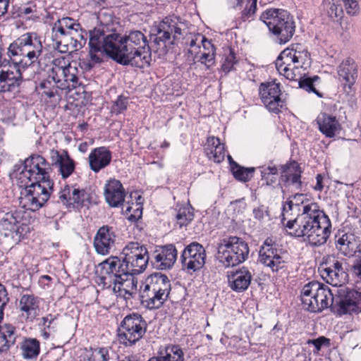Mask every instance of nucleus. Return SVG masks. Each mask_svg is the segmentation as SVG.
Returning <instances> with one entry per match:
<instances>
[{"label":"nucleus","mask_w":361,"mask_h":361,"mask_svg":"<svg viewBox=\"0 0 361 361\" xmlns=\"http://www.w3.org/2000/svg\"><path fill=\"white\" fill-rule=\"evenodd\" d=\"M90 61L99 63L105 53L123 66L130 65L139 68L150 66L151 48L147 37L140 30H132L128 35L117 32L105 35L99 29L90 32Z\"/></svg>","instance_id":"obj_1"},{"label":"nucleus","mask_w":361,"mask_h":361,"mask_svg":"<svg viewBox=\"0 0 361 361\" xmlns=\"http://www.w3.org/2000/svg\"><path fill=\"white\" fill-rule=\"evenodd\" d=\"M50 171L49 163L41 155L32 154L25 159L16 174V184L23 188L19 197L23 208L35 212L49 200L54 190Z\"/></svg>","instance_id":"obj_2"},{"label":"nucleus","mask_w":361,"mask_h":361,"mask_svg":"<svg viewBox=\"0 0 361 361\" xmlns=\"http://www.w3.org/2000/svg\"><path fill=\"white\" fill-rule=\"evenodd\" d=\"M291 200L286 201L283 206L281 222L295 237H302L314 247L324 245L331 233V222L328 215L320 209L317 202L302 201L300 213L295 219H288L293 209Z\"/></svg>","instance_id":"obj_3"},{"label":"nucleus","mask_w":361,"mask_h":361,"mask_svg":"<svg viewBox=\"0 0 361 361\" xmlns=\"http://www.w3.org/2000/svg\"><path fill=\"white\" fill-rule=\"evenodd\" d=\"M97 277L98 286L104 289H111L118 297L130 300L137 294V281L131 273L118 272L117 267L101 262Z\"/></svg>","instance_id":"obj_4"},{"label":"nucleus","mask_w":361,"mask_h":361,"mask_svg":"<svg viewBox=\"0 0 361 361\" xmlns=\"http://www.w3.org/2000/svg\"><path fill=\"white\" fill-rule=\"evenodd\" d=\"M42 51L40 37L36 32H27L9 45L8 53L11 62L25 69L39 61Z\"/></svg>","instance_id":"obj_5"},{"label":"nucleus","mask_w":361,"mask_h":361,"mask_svg":"<svg viewBox=\"0 0 361 361\" xmlns=\"http://www.w3.org/2000/svg\"><path fill=\"white\" fill-rule=\"evenodd\" d=\"M123 259L118 257H110L103 262L117 267L118 272L139 274L143 272L149 259L147 249L145 245L137 241L128 243L123 248Z\"/></svg>","instance_id":"obj_6"},{"label":"nucleus","mask_w":361,"mask_h":361,"mask_svg":"<svg viewBox=\"0 0 361 361\" xmlns=\"http://www.w3.org/2000/svg\"><path fill=\"white\" fill-rule=\"evenodd\" d=\"M171 290V281L166 275L152 274L145 279L141 291L142 304L149 310L159 309L167 300Z\"/></svg>","instance_id":"obj_7"},{"label":"nucleus","mask_w":361,"mask_h":361,"mask_svg":"<svg viewBox=\"0 0 361 361\" xmlns=\"http://www.w3.org/2000/svg\"><path fill=\"white\" fill-rule=\"evenodd\" d=\"M216 260L224 267H233L248 259L250 248L247 242L237 236L223 238L217 244Z\"/></svg>","instance_id":"obj_8"},{"label":"nucleus","mask_w":361,"mask_h":361,"mask_svg":"<svg viewBox=\"0 0 361 361\" xmlns=\"http://www.w3.org/2000/svg\"><path fill=\"white\" fill-rule=\"evenodd\" d=\"M260 20L266 24L269 31L277 37L280 44H286L293 37L295 25L290 13L281 8H269L260 16Z\"/></svg>","instance_id":"obj_9"},{"label":"nucleus","mask_w":361,"mask_h":361,"mask_svg":"<svg viewBox=\"0 0 361 361\" xmlns=\"http://www.w3.org/2000/svg\"><path fill=\"white\" fill-rule=\"evenodd\" d=\"M186 29L185 23L176 16H169L164 18L157 26V32L153 39V44L162 51H166V42L174 44L183 35Z\"/></svg>","instance_id":"obj_10"},{"label":"nucleus","mask_w":361,"mask_h":361,"mask_svg":"<svg viewBox=\"0 0 361 361\" xmlns=\"http://www.w3.org/2000/svg\"><path fill=\"white\" fill-rule=\"evenodd\" d=\"M147 328V322L140 314L126 315L121 322L118 331L120 343L126 347L135 345L145 336Z\"/></svg>","instance_id":"obj_11"},{"label":"nucleus","mask_w":361,"mask_h":361,"mask_svg":"<svg viewBox=\"0 0 361 361\" xmlns=\"http://www.w3.org/2000/svg\"><path fill=\"white\" fill-rule=\"evenodd\" d=\"M50 70L52 78H56L61 90H71L80 85L79 68L76 63L72 64L65 57L55 59Z\"/></svg>","instance_id":"obj_12"},{"label":"nucleus","mask_w":361,"mask_h":361,"mask_svg":"<svg viewBox=\"0 0 361 361\" xmlns=\"http://www.w3.org/2000/svg\"><path fill=\"white\" fill-rule=\"evenodd\" d=\"M343 6L350 16H355L360 12L357 0H323L320 6V15L327 23L340 21L343 16Z\"/></svg>","instance_id":"obj_13"},{"label":"nucleus","mask_w":361,"mask_h":361,"mask_svg":"<svg viewBox=\"0 0 361 361\" xmlns=\"http://www.w3.org/2000/svg\"><path fill=\"white\" fill-rule=\"evenodd\" d=\"M338 75L343 89L348 97V106L351 109L355 108L357 99L353 85L356 82L358 76L357 65L355 61L350 58L344 59L338 67Z\"/></svg>","instance_id":"obj_14"},{"label":"nucleus","mask_w":361,"mask_h":361,"mask_svg":"<svg viewBox=\"0 0 361 361\" xmlns=\"http://www.w3.org/2000/svg\"><path fill=\"white\" fill-rule=\"evenodd\" d=\"M259 262L274 272L283 269L287 263L281 250L277 248V244L270 238H267L260 247Z\"/></svg>","instance_id":"obj_15"},{"label":"nucleus","mask_w":361,"mask_h":361,"mask_svg":"<svg viewBox=\"0 0 361 361\" xmlns=\"http://www.w3.org/2000/svg\"><path fill=\"white\" fill-rule=\"evenodd\" d=\"M206 256L205 249L201 244L197 242L191 243L181 253L183 269L190 274L200 270L205 264Z\"/></svg>","instance_id":"obj_16"},{"label":"nucleus","mask_w":361,"mask_h":361,"mask_svg":"<svg viewBox=\"0 0 361 361\" xmlns=\"http://www.w3.org/2000/svg\"><path fill=\"white\" fill-rule=\"evenodd\" d=\"M280 84L275 82L262 83L259 87V94L262 103L271 112L278 114L283 106L281 98Z\"/></svg>","instance_id":"obj_17"},{"label":"nucleus","mask_w":361,"mask_h":361,"mask_svg":"<svg viewBox=\"0 0 361 361\" xmlns=\"http://www.w3.org/2000/svg\"><path fill=\"white\" fill-rule=\"evenodd\" d=\"M21 68L13 62L6 63L0 67V93L12 92L22 82Z\"/></svg>","instance_id":"obj_18"},{"label":"nucleus","mask_w":361,"mask_h":361,"mask_svg":"<svg viewBox=\"0 0 361 361\" xmlns=\"http://www.w3.org/2000/svg\"><path fill=\"white\" fill-rule=\"evenodd\" d=\"M337 302L339 314H358L361 312V293L353 289L341 290Z\"/></svg>","instance_id":"obj_19"},{"label":"nucleus","mask_w":361,"mask_h":361,"mask_svg":"<svg viewBox=\"0 0 361 361\" xmlns=\"http://www.w3.org/2000/svg\"><path fill=\"white\" fill-rule=\"evenodd\" d=\"M51 39L53 45L61 53L73 52L81 49L86 43L85 40L73 35L61 33L51 29Z\"/></svg>","instance_id":"obj_20"},{"label":"nucleus","mask_w":361,"mask_h":361,"mask_svg":"<svg viewBox=\"0 0 361 361\" xmlns=\"http://www.w3.org/2000/svg\"><path fill=\"white\" fill-rule=\"evenodd\" d=\"M177 255V250L172 244L159 247L153 253V266L159 270L170 269L176 261Z\"/></svg>","instance_id":"obj_21"},{"label":"nucleus","mask_w":361,"mask_h":361,"mask_svg":"<svg viewBox=\"0 0 361 361\" xmlns=\"http://www.w3.org/2000/svg\"><path fill=\"white\" fill-rule=\"evenodd\" d=\"M50 159L53 166L58 169L59 173L63 179L68 178L75 170V161L65 150L51 149Z\"/></svg>","instance_id":"obj_22"},{"label":"nucleus","mask_w":361,"mask_h":361,"mask_svg":"<svg viewBox=\"0 0 361 361\" xmlns=\"http://www.w3.org/2000/svg\"><path fill=\"white\" fill-rule=\"evenodd\" d=\"M322 276L326 283L333 286H342L348 281V274L343 264L338 260H334L328 267L322 271Z\"/></svg>","instance_id":"obj_23"},{"label":"nucleus","mask_w":361,"mask_h":361,"mask_svg":"<svg viewBox=\"0 0 361 361\" xmlns=\"http://www.w3.org/2000/svg\"><path fill=\"white\" fill-rule=\"evenodd\" d=\"M116 234L112 227L103 226L100 227L94 238V247L96 252L102 255L109 253L110 250L114 245Z\"/></svg>","instance_id":"obj_24"},{"label":"nucleus","mask_w":361,"mask_h":361,"mask_svg":"<svg viewBox=\"0 0 361 361\" xmlns=\"http://www.w3.org/2000/svg\"><path fill=\"white\" fill-rule=\"evenodd\" d=\"M21 219L20 212L17 211L0 213V229L6 231V236L13 233L21 236L23 233V224H20Z\"/></svg>","instance_id":"obj_25"},{"label":"nucleus","mask_w":361,"mask_h":361,"mask_svg":"<svg viewBox=\"0 0 361 361\" xmlns=\"http://www.w3.org/2000/svg\"><path fill=\"white\" fill-rule=\"evenodd\" d=\"M51 29L61 33L79 37L82 41H86L87 36V32L82 28L80 24L76 20L70 17L59 18L54 23Z\"/></svg>","instance_id":"obj_26"},{"label":"nucleus","mask_w":361,"mask_h":361,"mask_svg":"<svg viewBox=\"0 0 361 361\" xmlns=\"http://www.w3.org/2000/svg\"><path fill=\"white\" fill-rule=\"evenodd\" d=\"M104 197L111 207H118L123 204L126 192L121 183L116 179H110L104 187Z\"/></svg>","instance_id":"obj_27"},{"label":"nucleus","mask_w":361,"mask_h":361,"mask_svg":"<svg viewBox=\"0 0 361 361\" xmlns=\"http://www.w3.org/2000/svg\"><path fill=\"white\" fill-rule=\"evenodd\" d=\"M336 247L343 255L351 257L361 252V240L353 233H343L336 241Z\"/></svg>","instance_id":"obj_28"},{"label":"nucleus","mask_w":361,"mask_h":361,"mask_svg":"<svg viewBox=\"0 0 361 361\" xmlns=\"http://www.w3.org/2000/svg\"><path fill=\"white\" fill-rule=\"evenodd\" d=\"M319 130L326 137L332 138L339 134L341 125L336 116L326 112H321L316 118Z\"/></svg>","instance_id":"obj_29"},{"label":"nucleus","mask_w":361,"mask_h":361,"mask_svg":"<svg viewBox=\"0 0 361 361\" xmlns=\"http://www.w3.org/2000/svg\"><path fill=\"white\" fill-rule=\"evenodd\" d=\"M253 274L246 267H242L228 276L231 288L238 293L247 290L251 283Z\"/></svg>","instance_id":"obj_30"},{"label":"nucleus","mask_w":361,"mask_h":361,"mask_svg":"<svg viewBox=\"0 0 361 361\" xmlns=\"http://www.w3.org/2000/svg\"><path fill=\"white\" fill-rule=\"evenodd\" d=\"M40 299L32 294H24L19 300L21 315L27 320L32 322L39 314Z\"/></svg>","instance_id":"obj_31"},{"label":"nucleus","mask_w":361,"mask_h":361,"mask_svg":"<svg viewBox=\"0 0 361 361\" xmlns=\"http://www.w3.org/2000/svg\"><path fill=\"white\" fill-rule=\"evenodd\" d=\"M111 152L105 147L94 148L88 156L90 167L94 173L106 167L111 163Z\"/></svg>","instance_id":"obj_32"},{"label":"nucleus","mask_w":361,"mask_h":361,"mask_svg":"<svg viewBox=\"0 0 361 361\" xmlns=\"http://www.w3.org/2000/svg\"><path fill=\"white\" fill-rule=\"evenodd\" d=\"M287 52H281L275 61L276 68L279 74L283 75L289 80H298L304 74L301 71V68L298 66L289 68L290 65H293L290 58L286 56Z\"/></svg>","instance_id":"obj_33"},{"label":"nucleus","mask_w":361,"mask_h":361,"mask_svg":"<svg viewBox=\"0 0 361 361\" xmlns=\"http://www.w3.org/2000/svg\"><path fill=\"white\" fill-rule=\"evenodd\" d=\"M281 179L288 185H292L296 189L302 186V170L299 164L295 161L281 166Z\"/></svg>","instance_id":"obj_34"},{"label":"nucleus","mask_w":361,"mask_h":361,"mask_svg":"<svg viewBox=\"0 0 361 361\" xmlns=\"http://www.w3.org/2000/svg\"><path fill=\"white\" fill-rule=\"evenodd\" d=\"M322 283L318 281H311L305 285L301 290V301L303 308L312 312V310H317L318 304L314 302L316 294L318 293Z\"/></svg>","instance_id":"obj_35"},{"label":"nucleus","mask_w":361,"mask_h":361,"mask_svg":"<svg viewBox=\"0 0 361 361\" xmlns=\"http://www.w3.org/2000/svg\"><path fill=\"white\" fill-rule=\"evenodd\" d=\"M147 361H185L184 352L178 345H167Z\"/></svg>","instance_id":"obj_36"},{"label":"nucleus","mask_w":361,"mask_h":361,"mask_svg":"<svg viewBox=\"0 0 361 361\" xmlns=\"http://www.w3.org/2000/svg\"><path fill=\"white\" fill-rule=\"evenodd\" d=\"M36 90L43 98L51 99L56 95H59L61 87L56 78H52L50 69L48 71L47 78L43 79L36 87Z\"/></svg>","instance_id":"obj_37"},{"label":"nucleus","mask_w":361,"mask_h":361,"mask_svg":"<svg viewBox=\"0 0 361 361\" xmlns=\"http://www.w3.org/2000/svg\"><path fill=\"white\" fill-rule=\"evenodd\" d=\"M204 150L209 159L214 162L221 163L224 160L225 147L218 137H208Z\"/></svg>","instance_id":"obj_38"},{"label":"nucleus","mask_w":361,"mask_h":361,"mask_svg":"<svg viewBox=\"0 0 361 361\" xmlns=\"http://www.w3.org/2000/svg\"><path fill=\"white\" fill-rule=\"evenodd\" d=\"M282 52H287L286 56L290 58V61L296 63L297 66L301 69H306V66H309L311 63L310 54L307 49L302 48L300 45L297 44L295 48L286 49Z\"/></svg>","instance_id":"obj_39"},{"label":"nucleus","mask_w":361,"mask_h":361,"mask_svg":"<svg viewBox=\"0 0 361 361\" xmlns=\"http://www.w3.org/2000/svg\"><path fill=\"white\" fill-rule=\"evenodd\" d=\"M15 327L11 324H4L0 327V352L7 351L16 343Z\"/></svg>","instance_id":"obj_40"},{"label":"nucleus","mask_w":361,"mask_h":361,"mask_svg":"<svg viewBox=\"0 0 361 361\" xmlns=\"http://www.w3.org/2000/svg\"><path fill=\"white\" fill-rule=\"evenodd\" d=\"M334 301L333 294L330 288L322 283L321 287L319 289L318 293L316 294L315 300L314 302H317V310H312V312H319L326 309L329 305L332 304Z\"/></svg>","instance_id":"obj_41"},{"label":"nucleus","mask_w":361,"mask_h":361,"mask_svg":"<svg viewBox=\"0 0 361 361\" xmlns=\"http://www.w3.org/2000/svg\"><path fill=\"white\" fill-rule=\"evenodd\" d=\"M201 48V56L200 58L198 59V62L205 65L208 68L212 66L215 63L216 49L213 44L205 37L204 42H202Z\"/></svg>","instance_id":"obj_42"},{"label":"nucleus","mask_w":361,"mask_h":361,"mask_svg":"<svg viewBox=\"0 0 361 361\" xmlns=\"http://www.w3.org/2000/svg\"><path fill=\"white\" fill-rule=\"evenodd\" d=\"M204 36L201 34L192 35L188 37V54L192 58V60L198 62L201 56L202 42H204Z\"/></svg>","instance_id":"obj_43"},{"label":"nucleus","mask_w":361,"mask_h":361,"mask_svg":"<svg viewBox=\"0 0 361 361\" xmlns=\"http://www.w3.org/2000/svg\"><path fill=\"white\" fill-rule=\"evenodd\" d=\"M20 349L25 359H34L39 354L40 344L36 338H25L21 343Z\"/></svg>","instance_id":"obj_44"},{"label":"nucleus","mask_w":361,"mask_h":361,"mask_svg":"<svg viewBox=\"0 0 361 361\" xmlns=\"http://www.w3.org/2000/svg\"><path fill=\"white\" fill-rule=\"evenodd\" d=\"M262 180L265 181L267 185L275 184L278 180L279 169L276 165L270 162L267 166L259 167Z\"/></svg>","instance_id":"obj_45"},{"label":"nucleus","mask_w":361,"mask_h":361,"mask_svg":"<svg viewBox=\"0 0 361 361\" xmlns=\"http://www.w3.org/2000/svg\"><path fill=\"white\" fill-rule=\"evenodd\" d=\"M231 170L234 177L243 182L248 181L252 177L255 169L254 168H244L240 166L235 161L231 163Z\"/></svg>","instance_id":"obj_46"},{"label":"nucleus","mask_w":361,"mask_h":361,"mask_svg":"<svg viewBox=\"0 0 361 361\" xmlns=\"http://www.w3.org/2000/svg\"><path fill=\"white\" fill-rule=\"evenodd\" d=\"M320 78L317 75L313 77L301 78L299 80V87L308 92H314L319 97H323V94L316 90L314 86V82L319 80Z\"/></svg>","instance_id":"obj_47"},{"label":"nucleus","mask_w":361,"mask_h":361,"mask_svg":"<svg viewBox=\"0 0 361 361\" xmlns=\"http://www.w3.org/2000/svg\"><path fill=\"white\" fill-rule=\"evenodd\" d=\"M176 218L180 227L187 226L194 218L192 208L189 207H180L178 210Z\"/></svg>","instance_id":"obj_48"},{"label":"nucleus","mask_w":361,"mask_h":361,"mask_svg":"<svg viewBox=\"0 0 361 361\" xmlns=\"http://www.w3.org/2000/svg\"><path fill=\"white\" fill-rule=\"evenodd\" d=\"M257 0H247L245 8L240 13V16L237 18V21L240 24L242 22L250 20L255 15L257 10Z\"/></svg>","instance_id":"obj_49"},{"label":"nucleus","mask_w":361,"mask_h":361,"mask_svg":"<svg viewBox=\"0 0 361 361\" xmlns=\"http://www.w3.org/2000/svg\"><path fill=\"white\" fill-rule=\"evenodd\" d=\"M89 199V195L84 189H80L75 186L72 192V204L73 207H82L85 201Z\"/></svg>","instance_id":"obj_50"},{"label":"nucleus","mask_w":361,"mask_h":361,"mask_svg":"<svg viewBox=\"0 0 361 361\" xmlns=\"http://www.w3.org/2000/svg\"><path fill=\"white\" fill-rule=\"evenodd\" d=\"M307 344L312 345L314 346L313 353L318 355L323 348L330 347L331 340L324 336H321L315 339H308Z\"/></svg>","instance_id":"obj_51"},{"label":"nucleus","mask_w":361,"mask_h":361,"mask_svg":"<svg viewBox=\"0 0 361 361\" xmlns=\"http://www.w3.org/2000/svg\"><path fill=\"white\" fill-rule=\"evenodd\" d=\"M222 60L221 70L225 73L230 72L237 62L235 55L231 50H229L228 54L224 55Z\"/></svg>","instance_id":"obj_52"},{"label":"nucleus","mask_w":361,"mask_h":361,"mask_svg":"<svg viewBox=\"0 0 361 361\" xmlns=\"http://www.w3.org/2000/svg\"><path fill=\"white\" fill-rule=\"evenodd\" d=\"M90 350L94 361H109L111 358L110 353H112L108 348H91Z\"/></svg>","instance_id":"obj_53"},{"label":"nucleus","mask_w":361,"mask_h":361,"mask_svg":"<svg viewBox=\"0 0 361 361\" xmlns=\"http://www.w3.org/2000/svg\"><path fill=\"white\" fill-rule=\"evenodd\" d=\"M57 316L49 314L42 318V325L44 326V330L49 331L55 332L56 331L57 324Z\"/></svg>","instance_id":"obj_54"},{"label":"nucleus","mask_w":361,"mask_h":361,"mask_svg":"<svg viewBox=\"0 0 361 361\" xmlns=\"http://www.w3.org/2000/svg\"><path fill=\"white\" fill-rule=\"evenodd\" d=\"M75 186L66 185L59 192L60 200L67 206H71L72 204V192Z\"/></svg>","instance_id":"obj_55"},{"label":"nucleus","mask_w":361,"mask_h":361,"mask_svg":"<svg viewBox=\"0 0 361 361\" xmlns=\"http://www.w3.org/2000/svg\"><path fill=\"white\" fill-rule=\"evenodd\" d=\"M128 105V98L123 95H120L118 97L117 99L114 102V103L111 107V111H112V112H114L116 114H119L127 109Z\"/></svg>","instance_id":"obj_56"},{"label":"nucleus","mask_w":361,"mask_h":361,"mask_svg":"<svg viewBox=\"0 0 361 361\" xmlns=\"http://www.w3.org/2000/svg\"><path fill=\"white\" fill-rule=\"evenodd\" d=\"M36 13L37 6L33 2H29L20 8V16H27L30 15V16L27 17L28 18H30L32 16H35Z\"/></svg>","instance_id":"obj_57"},{"label":"nucleus","mask_w":361,"mask_h":361,"mask_svg":"<svg viewBox=\"0 0 361 361\" xmlns=\"http://www.w3.org/2000/svg\"><path fill=\"white\" fill-rule=\"evenodd\" d=\"M353 276L357 281H361V255L353 262L351 268Z\"/></svg>","instance_id":"obj_58"},{"label":"nucleus","mask_w":361,"mask_h":361,"mask_svg":"<svg viewBox=\"0 0 361 361\" xmlns=\"http://www.w3.org/2000/svg\"><path fill=\"white\" fill-rule=\"evenodd\" d=\"M8 301V294L6 288L0 283V309H4Z\"/></svg>","instance_id":"obj_59"},{"label":"nucleus","mask_w":361,"mask_h":361,"mask_svg":"<svg viewBox=\"0 0 361 361\" xmlns=\"http://www.w3.org/2000/svg\"><path fill=\"white\" fill-rule=\"evenodd\" d=\"M265 213L266 210L263 206L259 207L253 209V214L255 218L259 220H261L264 217Z\"/></svg>","instance_id":"obj_60"},{"label":"nucleus","mask_w":361,"mask_h":361,"mask_svg":"<svg viewBox=\"0 0 361 361\" xmlns=\"http://www.w3.org/2000/svg\"><path fill=\"white\" fill-rule=\"evenodd\" d=\"M9 4V0H0V17L4 16L7 11Z\"/></svg>","instance_id":"obj_61"},{"label":"nucleus","mask_w":361,"mask_h":361,"mask_svg":"<svg viewBox=\"0 0 361 361\" xmlns=\"http://www.w3.org/2000/svg\"><path fill=\"white\" fill-rule=\"evenodd\" d=\"M316 180H317V183L314 186V189L317 191L322 190V189L324 188L323 184H322L323 176L321 174H317L316 176Z\"/></svg>","instance_id":"obj_62"},{"label":"nucleus","mask_w":361,"mask_h":361,"mask_svg":"<svg viewBox=\"0 0 361 361\" xmlns=\"http://www.w3.org/2000/svg\"><path fill=\"white\" fill-rule=\"evenodd\" d=\"M142 216V209L140 207L136 209L135 214H130L128 216V219L130 221H136L138 219H140Z\"/></svg>","instance_id":"obj_63"},{"label":"nucleus","mask_w":361,"mask_h":361,"mask_svg":"<svg viewBox=\"0 0 361 361\" xmlns=\"http://www.w3.org/2000/svg\"><path fill=\"white\" fill-rule=\"evenodd\" d=\"M119 361H138L137 358L135 355H127L119 360Z\"/></svg>","instance_id":"obj_64"}]
</instances>
